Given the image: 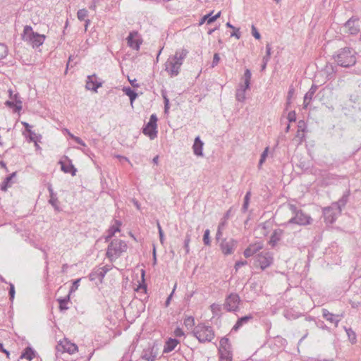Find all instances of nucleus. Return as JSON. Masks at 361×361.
Listing matches in <instances>:
<instances>
[{
	"label": "nucleus",
	"instance_id": "nucleus-1",
	"mask_svg": "<svg viewBox=\"0 0 361 361\" xmlns=\"http://www.w3.org/2000/svg\"><path fill=\"white\" fill-rule=\"evenodd\" d=\"M188 51L185 49H180L176 51L174 55L169 57L165 63V71L171 77L177 76L186 58Z\"/></svg>",
	"mask_w": 361,
	"mask_h": 361
},
{
	"label": "nucleus",
	"instance_id": "nucleus-2",
	"mask_svg": "<svg viewBox=\"0 0 361 361\" xmlns=\"http://www.w3.org/2000/svg\"><path fill=\"white\" fill-rule=\"evenodd\" d=\"M356 52L350 47H344L340 49L334 56L335 61L342 67H350L356 63Z\"/></svg>",
	"mask_w": 361,
	"mask_h": 361
},
{
	"label": "nucleus",
	"instance_id": "nucleus-3",
	"mask_svg": "<svg viewBox=\"0 0 361 361\" xmlns=\"http://www.w3.org/2000/svg\"><path fill=\"white\" fill-rule=\"evenodd\" d=\"M127 244L124 240L114 239L108 245L106 256L111 262H113L127 250Z\"/></svg>",
	"mask_w": 361,
	"mask_h": 361
},
{
	"label": "nucleus",
	"instance_id": "nucleus-4",
	"mask_svg": "<svg viewBox=\"0 0 361 361\" xmlns=\"http://www.w3.org/2000/svg\"><path fill=\"white\" fill-rule=\"evenodd\" d=\"M288 209L292 212L293 216L289 219L286 224H295L300 226H306L312 224V219L305 214L302 209L293 204H288Z\"/></svg>",
	"mask_w": 361,
	"mask_h": 361
},
{
	"label": "nucleus",
	"instance_id": "nucleus-5",
	"mask_svg": "<svg viewBox=\"0 0 361 361\" xmlns=\"http://www.w3.org/2000/svg\"><path fill=\"white\" fill-rule=\"evenodd\" d=\"M192 334L200 343L211 342L214 338L213 328L202 323L195 326Z\"/></svg>",
	"mask_w": 361,
	"mask_h": 361
},
{
	"label": "nucleus",
	"instance_id": "nucleus-6",
	"mask_svg": "<svg viewBox=\"0 0 361 361\" xmlns=\"http://www.w3.org/2000/svg\"><path fill=\"white\" fill-rule=\"evenodd\" d=\"M22 39L31 44L33 48H37L43 44L45 36L35 32L30 25H25L22 34Z\"/></svg>",
	"mask_w": 361,
	"mask_h": 361
},
{
	"label": "nucleus",
	"instance_id": "nucleus-7",
	"mask_svg": "<svg viewBox=\"0 0 361 361\" xmlns=\"http://www.w3.org/2000/svg\"><path fill=\"white\" fill-rule=\"evenodd\" d=\"M255 265L259 266L262 270L270 267L273 262V254L268 251H262L255 256Z\"/></svg>",
	"mask_w": 361,
	"mask_h": 361
},
{
	"label": "nucleus",
	"instance_id": "nucleus-8",
	"mask_svg": "<svg viewBox=\"0 0 361 361\" xmlns=\"http://www.w3.org/2000/svg\"><path fill=\"white\" fill-rule=\"evenodd\" d=\"M157 116L156 114H152L149 121L142 129V133L147 135L151 140L154 139L157 136Z\"/></svg>",
	"mask_w": 361,
	"mask_h": 361
},
{
	"label": "nucleus",
	"instance_id": "nucleus-9",
	"mask_svg": "<svg viewBox=\"0 0 361 361\" xmlns=\"http://www.w3.org/2000/svg\"><path fill=\"white\" fill-rule=\"evenodd\" d=\"M240 299L237 293H231L228 295L224 302V308L228 312H234L238 309Z\"/></svg>",
	"mask_w": 361,
	"mask_h": 361
},
{
	"label": "nucleus",
	"instance_id": "nucleus-10",
	"mask_svg": "<svg viewBox=\"0 0 361 361\" xmlns=\"http://www.w3.org/2000/svg\"><path fill=\"white\" fill-rule=\"evenodd\" d=\"M238 245V241L234 239H223L220 243V249L225 255H229L234 252Z\"/></svg>",
	"mask_w": 361,
	"mask_h": 361
},
{
	"label": "nucleus",
	"instance_id": "nucleus-11",
	"mask_svg": "<svg viewBox=\"0 0 361 361\" xmlns=\"http://www.w3.org/2000/svg\"><path fill=\"white\" fill-rule=\"evenodd\" d=\"M344 27L349 34L357 35L360 31V20L357 17L353 16L345 22Z\"/></svg>",
	"mask_w": 361,
	"mask_h": 361
},
{
	"label": "nucleus",
	"instance_id": "nucleus-12",
	"mask_svg": "<svg viewBox=\"0 0 361 361\" xmlns=\"http://www.w3.org/2000/svg\"><path fill=\"white\" fill-rule=\"evenodd\" d=\"M337 209L331 204V206L323 209V216L326 224H333L341 212H337Z\"/></svg>",
	"mask_w": 361,
	"mask_h": 361
},
{
	"label": "nucleus",
	"instance_id": "nucleus-13",
	"mask_svg": "<svg viewBox=\"0 0 361 361\" xmlns=\"http://www.w3.org/2000/svg\"><path fill=\"white\" fill-rule=\"evenodd\" d=\"M112 268L113 266L111 265H105L102 267H99L90 274V279L91 281H93L96 279L102 280L104 278L106 273L109 271Z\"/></svg>",
	"mask_w": 361,
	"mask_h": 361
},
{
	"label": "nucleus",
	"instance_id": "nucleus-14",
	"mask_svg": "<svg viewBox=\"0 0 361 361\" xmlns=\"http://www.w3.org/2000/svg\"><path fill=\"white\" fill-rule=\"evenodd\" d=\"M102 86V82L97 80L95 74L87 77L85 87L87 90L97 92V89Z\"/></svg>",
	"mask_w": 361,
	"mask_h": 361
},
{
	"label": "nucleus",
	"instance_id": "nucleus-15",
	"mask_svg": "<svg viewBox=\"0 0 361 361\" xmlns=\"http://www.w3.org/2000/svg\"><path fill=\"white\" fill-rule=\"evenodd\" d=\"M137 36V32H130L127 37V43L128 47L135 50H138L140 47L141 42L139 39H135Z\"/></svg>",
	"mask_w": 361,
	"mask_h": 361
},
{
	"label": "nucleus",
	"instance_id": "nucleus-16",
	"mask_svg": "<svg viewBox=\"0 0 361 361\" xmlns=\"http://www.w3.org/2000/svg\"><path fill=\"white\" fill-rule=\"evenodd\" d=\"M68 160V164H66L63 161H59V164H61V170L66 173H71L72 176H75L76 173V169L72 164V161L66 157Z\"/></svg>",
	"mask_w": 361,
	"mask_h": 361
},
{
	"label": "nucleus",
	"instance_id": "nucleus-17",
	"mask_svg": "<svg viewBox=\"0 0 361 361\" xmlns=\"http://www.w3.org/2000/svg\"><path fill=\"white\" fill-rule=\"evenodd\" d=\"M349 197V192H345L343 196L335 202H333L332 204L334 207L337 209V212H341L342 208L345 206L348 201Z\"/></svg>",
	"mask_w": 361,
	"mask_h": 361
},
{
	"label": "nucleus",
	"instance_id": "nucleus-18",
	"mask_svg": "<svg viewBox=\"0 0 361 361\" xmlns=\"http://www.w3.org/2000/svg\"><path fill=\"white\" fill-rule=\"evenodd\" d=\"M283 234V231L281 228L274 230L269 240V244L274 247L279 241L281 239Z\"/></svg>",
	"mask_w": 361,
	"mask_h": 361
},
{
	"label": "nucleus",
	"instance_id": "nucleus-19",
	"mask_svg": "<svg viewBox=\"0 0 361 361\" xmlns=\"http://www.w3.org/2000/svg\"><path fill=\"white\" fill-rule=\"evenodd\" d=\"M203 142L200 140V137H197L195 139L194 144L192 146L193 152L196 156H203Z\"/></svg>",
	"mask_w": 361,
	"mask_h": 361
},
{
	"label": "nucleus",
	"instance_id": "nucleus-20",
	"mask_svg": "<svg viewBox=\"0 0 361 361\" xmlns=\"http://www.w3.org/2000/svg\"><path fill=\"white\" fill-rule=\"evenodd\" d=\"M317 88H318L317 85L313 84L311 86V87L309 90V91L305 94L304 102H303L304 108H307V106L309 105L310 102L312 99V97H313L315 92L317 91Z\"/></svg>",
	"mask_w": 361,
	"mask_h": 361
},
{
	"label": "nucleus",
	"instance_id": "nucleus-21",
	"mask_svg": "<svg viewBox=\"0 0 361 361\" xmlns=\"http://www.w3.org/2000/svg\"><path fill=\"white\" fill-rule=\"evenodd\" d=\"M322 316L327 321L335 324L336 326H338V322H340V319H338L339 317L338 314L335 315V314L331 313L330 312H329L326 309L322 310Z\"/></svg>",
	"mask_w": 361,
	"mask_h": 361
},
{
	"label": "nucleus",
	"instance_id": "nucleus-22",
	"mask_svg": "<svg viewBox=\"0 0 361 361\" xmlns=\"http://www.w3.org/2000/svg\"><path fill=\"white\" fill-rule=\"evenodd\" d=\"M121 222L118 220H115V223L108 230V235L106 237V241H109L116 232L120 231V226Z\"/></svg>",
	"mask_w": 361,
	"mask_h": 361
},
{
	"label": "nucleus",
	"instance_id": "nucleus-23",
	"mask_svg": "<svg viewBox=\"0 0 361 361\" xmlns=\"http://www.w3.org/2000/svg\"><path fill=\"white\" fill-rule=\"evenodd\" d=\"M179 341L176 338H169L165 343L163 352L164 353L171 352L175 349Z\"/></svg>",
	"mask_w": 361,
	"mask_h": 361
},
{
	"label": "nucleus",
	"instance_id": "nucleus-24",
	"mask_svg": "<svg viewBox=\"0 0 361 361\" xmlns=\"http://www.w3.org/2000/svg\"><path fill=\"white\" fill-rule=\"evenodd\" d=\"M213 12H211L205 16H204L200 22V24L202 25L204 23H207V24H211L213 22H214L217 18L220 17L221 12L217 13L216 15L213 16Z\"/></svg>",
	"mask_w": 361,
	"mask_h": 361
},
{
	"label": "nucleus",
	"instance_id": "nucleus-25",
	"mask_svg": "<svg viewBox=\"0 0 361 361\" xmlns=\"http://www.w3.org/2000/svg\"><path fill=\"white\" fill-rule=\"evenodd\" d=\"M231 345L228 338L224 337L219 342V351L224 353H230Z\"/></svg>",
	"mask_w": 361,
	"mask_h": 361
},
{
	"label": "nucleus",
	"instance_id": "nucleus-26",
	"mask_svg": "<svg viewBox=\"0 0 361 361\" xmlns=\"http://www.w3.org/2000/svg\"><path fill=\"white\" fill-rule=\"evenodd\" d=\"M35 356V351L31 347H27L20 355V358L31 361Z\"/></svg>",
	"mask_w": 361,
	"mask_h": 361
},
{
	"label": "nucleus",
	"instance_id": "nucleus-27",
	"mask_svg": "<svg viewBox=\"0 0 361 361\" xmlns=\"http://www.w3.org/2000/svg\"><path fill=\"white\" fill-rule=\"evenodd\" d=\"M248 88H245V85H240L239 88L236 90L235 97L238 102H244L245 99V91Z\"/></svg>",
	"mask_w": 361,
	"mask_h": 361
},
{
	"label": "nucleus",
	"instance_id": "nucleus-28",
	"mask_svg": "<svg viewBox=\"0 0 361 361\" xmlns=\"http://www.w3.org/2000/svg\"><path fill=\"white\" fill-rule=\"evenodd\" d=\"M16 175V172L12 173L11 175L6 177L4 180V181L0 185V188L3 191H6L8 187L11 186V180L13 177H15Z\"/></svg>",
	"mask_w": 361,
	"mask_h": 361
},
{
	"label": "nucleus",
	"instance_id": "nucleus-29",
	"mask_svg": "<svg viewBox=\"0 0 361 361\" xmlns=\"http://www.w3.org/2000/svg\"><path fill=\"white\" fill-rule=\"evenodd\" d=\"M252 319V316H251V315H246V316L239 318L238 319V321L236 322L235 324L233 326V330L237 331L243 324L247 323Z\"/></svg>",
	"mask_w": 361,
	"mask_h": 361
},
{
	"label": "nucleus",
	"instance_id": "nucleus-30",
	"mask_svg": "<svg viewBox=\"0 0 361 361\" xmlns=\"http://www.w3.org/2000/svg\"><path fill=\"white\" fill-rule=\"evenodd\" d=\"M48 190L50 194V199L49 200V204H51L56 210H59L58 207V198L54 192L51 185L48 187Z\"/></svg>",
	"mask_w": 361,
	"mask_h": 361
},
{
	"label": "nucleus",
	"instance_id": "nucleus-31",
	"mask_svg": "<svg viewBox=\"0 0 361 361\" xmlns=\"http://www.w3.org/2000/svg\"><path fill=\"white\" fill-rule=\"evenodd\" d=\"M343 329L346 332L349 341L352 344L355 343L357 341V336L355 332L351 328H347L346 326H344Z\"/></svg>",
	"mask_w": 361,
	"mask_h": 361
},
{
	"label": "nucleus",
	"instance_id": "nucleus-32",
	"mask_svg": "<svg viewBox=\"0 0 361 361\" xmlns=\"http://www.w3.org/2000/svg\"><path fill=\"white\" fill-rule=\"evenodd\" d=\"M124 93L129 97L131 104L135 100L137 97V94L132 90L130 87H125L123 89Z\"/></svg>",
	"mask_w": 361,
	"mask_h": 361
},
{
	"label": "nucleus",
	"instance_id": "nucleus-33",
	"mask_svg": "<svg viewBox=\"0 0 361 361\" xmlns=\"http://www.w3.org/2000/svg\"><path fill=\"white\" fill-rule=\"evenodd\" d=\"M70 300V296L68 295L67 296L64 298H59L57 300L59 303V308L61 311L66 310L68 309V307L66 306L67 303Z\"/></svg>",
	"mask_w": 361,
	"mask_h": 361
},
{
	"label": "nucleus",
	"instance_id": "nucleus-34",
	"mask_svg": "<svg viewBox=\"0 0 361 361\" xmlns=\"http://www.w3.org/2000/svg\"><path fill=\"white\" fill-rule=\"evenodd\" d=\"M252 73L249 69H246L244 73L243 80L244 85H245V88H250V80H251Z\"/></svg>",
	"mask_w": 361,
	"mask_h": 361
},
{
	"label": "nucleus",
	"instance_id": "nucleus-35",
	"mask_svg": "<svg viewBox=\"0 0 361 361\" xmlns=\"http://www.w3.org/2000/svg\"><path fill=\"white\" fill-rule=\"evenodd\" d=\"M145 270L142 269V283H140L137 287V288L135 289V291L139 292L140 290H142V293H143L144 294H146L147 293V286H146V284L145 283Z\"/></svg>",
	"mask_w": 361,
	"mask_h": 361
},
{
	"label": "nucleus",
	"instance_id": "nucleus-36",
	"mask_svg": "<svg viewBox=\"0 0 361 361\" xmlns=\"http://www.w3.org/2000/svg\"><path fill=\"white\" fill-rule=\"evenodd\" d=\"M250 196H251L250 191L247 192L245 195L243 204L241 208V210L243 213L246 212L248 209Z\"/></svg>",
	"mask_w": 361,
	"mask_h": 361
},
{
	"label": "nucleus",
	"instance_id": "nucleus-37",
	"mask_svg": "<svg viewBox=\"0 0 361 361\" xmlns=\"http://www.w3.org/2000/svg\"><path fill=\"white\" fill-rule=\"evenodd\" d=\"M248 247L250 248V250L252 251V252H254V254H255L258 251H259L260 250L262 249L263 244L262 243L259 242V243H256L254 244H250Z\"/></svg>",
	"mask_w": 361,
	"mask_h": 361
},
{
	"label": "nucleus",
	"instance_id": "nucleus-38",
	"mask_svg": "<svg viewBox=\"0 0 361 361\" xmlns=\"http://www.w3.org/2000/svg\"><path fill=\"white\" fill-rule=\"evenodd\" d=\"M184 324L188 328H191L195 325V319L193 317H187L184 319Z\"/></svg>",
	"mask_w": 361,
	"mask_h": 361
},
{
	"label": "nucleus",
	"instance_id": "nucleus-39",
	"mask_svg": "<svg viewBox=\"0 0 361 361\" xmlns=\"http://www.w3.org/2000/svg\"><path fill=\"white\" fill-rule=\"evenodd\" d=\"M87 11L85 8L78 10L77 13V17L78 20L80 21L85 20V18L87 16Z\"/></svg>",
	"mask_w": 361,
	"mask_h": 361
},
{
	"label": "nucleus",
	"instance_id": "nucleus-40",
	"mask_svg": "<svg viewBox=\"0 0 361 361\" xmlns=\"http://www.w3.org/2000/svg\"><path fill=\"white\" fill-rule=\"evenodd\" d=\"M8 54L7 47L2 43H0V59H4Z\"/></svg>",
	"mask_w": 361,
	"mask_h": 361
},
{
	"label": "nucleus",
	"instance_id": "nucleus-41",
	"mask_svg": "<svg viewBox=\"0 0 361 361\" xmlns=\"http://www.w3.org/2000/svg\"><path fill=\"white\" fill-rule=\"evenodd\" d=\"M29 140L30 142H36V141H39L41 138L40 135L36 134L34 131L31 130L29 133Z\"/></svg>",
	"mask_w": 361,
	"mask_h": 361
},
{
	"label": "nucleus",
	"instance_id": "nucleus-42",
	"mask_svg": "<svg viewBox=\"0 0 361 361\" xmlns=\"http://www.w3.org/2000/svg\"><path fill=\"white\" fill-rule=\"evenodd\" d=\"M9 290H8V295H9V299L11 302L13 301L15 298V287L14 285L12 283H9Z\"/></svg>",
	"mask_w": 361,
	"mask_h": 361
},
{
	"label": "nucleus",
	"instance_id": "nucleus-43",
	"mask_svg": "<svg viewBox=\"0 0 361 361\" xmlns=\"http://www.w3.org/2000/svg\"><path fill=\"white\" fill-rule=\"evenodd\" d=\"M80 280L81 279H78L73 282V284L69 290V295L78 288Z\"/></svg>",
	"mask_w": 361,
	"mask_h": 361
},
{
	"label": "nucleus",
	"instance_id": "nucleus-44",
	"mask_svg": "<svg viewBox=\"0 0 361 361\" xmlns=\"http://www.w3.org/2000/svg\"><path fill=\"white\" fill-rule=\"evenodd\" d=\"M268 150H269V148L266 147L265 149L264 150V152L261 154L260 159L259 161V166H261L263 164V163L265 161V160L267 157V155H268Z\"/></svg>",
	"mask_w": 361,
	"mask_h": 361
},
{
	"label": "nucleus",
	"instance_id": "nucleus-45",
	"mask_svg": "<svg viewBox=\"0 0 361 361\" xmlns=\"http://www.w3.org/2000/svg\"><path fill=\"white\" fill-rule=\"evenodd\" d=\"M209 233L210 232L209 229H206L204 233L203 242L206 245H210Z\"/></svg>",
	"mask_w": 361,
	"mask_h": 361
},
{
	"label": "nucleus",
	"instance_id": "nucleus-46",
	"mask_svg": "<svg viewBox=\"0 0 361 361\" xmlns=\"http://www.w3.org/2000/svg\"><path fill=\"white\" fill-rule=\"evenodd\" d=\"M271 45L269 44H267L266 45V55L263 57L262 60L267 59V61L269 62L270 57H271Z\"/></svg>",
	"mask_w": 361,
	"mask_h": 361
},
{
	"label": "nucleus",
	"instance_id": "nucleus-47",
	"mask_svg": "<svg viewBox=\"0 0 361 361\" xmlns=\"http://www.w3.org/2000/svg\"><path fill=\"white\" fill-rule=\"evenodd\" d=\"M232 357L230 353H221L220 361H231Z\"/></svg>",
	"mask_w": 361,
	"mask_h": 361
},
{
	"label": "nucleus",
	"instance_id": "nucleus-48",
	"mask_svg": "<svg viewBox=\"0 0 361 361\" xmlns=\"http://www.w3.org/2000/svg\"><path fill=\"white\" fill-rule=\"evenodd\" d=\"M294 92H295L294 88L293 87H290L289 88L288 92V95H287V102H286L287 104H290L291 98L293 97V96L294 94Z\"/></svg>",
	"mask_w": 361,
	"mask_h": 361
},
{
	"label": "nucleus",
	"instance_id": "nucleus-49",
	"mask_svg": "<svg viewBox=\"0 0 361 361\" xmlns=\"http://www.w3.org/2000/svg\"><path fill=\"white\" fill-rule=\"evenodd\" d=\"M190 241V235L189 234L186 235L185 239L184 240V247L185 249L186 253H189V243Z\"/></svg>",
	"mask_w": 361,
	"mask_h": 361
},
{
	"label": "nucleus",
	"instance_id": "nucleus-50",
	"mask_svg": "<svg viewBox=\"0 0 361 361\" xmlns=\"http://www.w3.org/2000/svg\"><path fill=\"white\" fill-rule=\"evenodd\" d=\"M287 119L290 123L295 122L296 120V114L295 111H291L288 114Z\"/></svg>",
	"mask_w": 361,
	"mask_h": 361
},
{
	"label": "nucleus",
	"instance_id": "nucleus-51",
	"mask_svg": "<svg viewBox=\"0 0 361 361\" xmlns=\"http://www.w3.org/2000/svg\"><path fill=\"white\" fill-rule=\"evenodd\" d=\"M5 104L8 107H16L18 111H20L22 108L20 104L19 105L15 104L13 102L6 101Z\"/></svg>",
	"mask_w": 361,
	"mask_h": 361
},
{
	"label": "nucleus",
	"instance_id": "nucleus-52",
	"mask_svg": "<svg viewBox=\"0 0 361 361\" xmlns=\"http://www.w3.org/2000/svg\"><path fill=\"white\" fill-rule=\"evenodd\" d=\"M210 309L214 314H217V312L221 310V306L218 304L214 303L210 306Z\"/></svg>",
	"mask_w": 361,
	"mask_h": 361
},
{
	"label": "nucleus",
	"instance_id": "nucleus-53",
	"mask_svg": "<svg viewBox=\"0 0 361 361\" xmlns=\"http://www.w3.org/2000/svg\"><path fill=\"white\" fill-rule=\"evenodd\" d=\"M176 286H177V285H176V284L174 285V287H173V289L172 292L171 293V294H170V295L168 296V298H166V302H165V306H166V307H168V306L169 305V304H170V302H171V298H172V297H173V293H174V292H175V290H176Z\"/></svg>",
	"mask_w": 361,
	"mask_h": 361
},
{
	"label": "nucleus",
	"instance_id": "nucleus-54",
	"mask_svg": "<svg viewBox=\"0 0 361 361\" xmlns=\"http://www.w3.org/2000/svg\"><path fill=\"white\" fill-rule=\"evenodd\" d=\"M252 34L253 37L257 39H259L261 38L259 32L254 25L252 26Z\"/></svg>",
	"mask_w": 361,
	"mask_h": 361
},
{
	"label": "nucleus",
	"instance_id": "nucleus-55",
	"mask_svg": "<svg viewBox=\"0 0 361 361\" xmlns=\"http://www.w3.org/2000/svg\"><path fill=\"white\" fill-rule=\"evenodd\" d=\"M219 60H220V57H219V54H217V53L214 54V57H213V61L212 63V67H214V66H217V64L219 62Z\"/></svg>",
	"mask_w": 361,
	"mask_h": 361
},
{
	"label": "nucleus",
	"instance_id": "nucleus-56",
	"mask_svg": "<svg viewBox=\"0 0 361 361\" xmlns=\"http://www.w3.org/2000/svg\"><path fill=\"white\" fill-rule=\"evenodd\" d=\"M143 358H145L146 360L147 361H154L155 359H156V355H153L152 353L149 355L147 354H145L144 356H143Z\"/></svg>",
	"mask_w": 361,
	"mask_h": 361
},
{
	"label": "nucleus",
	"instance_id": "nucleus-57",
	"mask_svg": "<svg viewBox=\"0 0 361 361\" xmlns=\"http://www.w3.org/2000/svg\"><path fill=\"white\" fill-rule=\"evenodd\" d=\"M243 255H244V256H245L246 258H248V257H251V256L254 255L255 254H254V252H252V251L250 250V248L249 247H247L245 250V251H244V252H243Z\"/></svg>",
	"mask_w": 361,
	"mask_h": 361
},
{
	"label": "nucleus",
	"instance_id": "nucleus-58",
	"mask_svg": "<svg viewBox=\"0 0 361 361\" xmlns=\"http://www.w3.org/2000/svg\"><path fill=\"white\" fill-rule=\"evenodd\" d=\"M164 112L165 114L168 113L169 109V100L166 97H164Z\"/></svg>",
	"mask_w": 361,
	"mask_h": 361
},
{
	"label": "nucleus",
	"instance_id": "nucleus-59",
	"mask_svg": "<svg viewBox=\"0 0 361 361\" xmlns=\"http://www.w3.org/2000/svg\"><path fill=\"white\" fill-rule=\"evenodd\" d=\"M247 264V261H238L235 264V269L238 270L240 267Z\"/></svg>",
	"mask_w": 361,
	"mask_h": 361
},
{
	"label": "nucleus",
	"instance_id": "nucleus-60",
	"mask_svg": "<svg viewBox=\"0 0 361 361\" xmlns=\"http://www.w3.org/2000/svg\"><path fill=\"white\" fill-rule=\"evenodd\" d=\"M174 334L177 337H180L184 335V333H183V331L180 328L177 327L174 331Z\"/></svg>",
	"mask_w": 361,
	"mask_h": 361
},
{
	"label": "nucleus",
	"instance_id": "nucleus-61",
	"mask_svg": "<svg viewBox=\"0 0 361 361\" xmlns=\"http://www.w3.org/2000/svg\"><path fill=\"white\" fill-rule=\"evenodd\" d=\"M231 37H235L237 39L240 37V32L239 31V28H236L233 30V32L231 34Z\"/></svg>",
	"mask_w": 361,
	"mask_h": 361
},
{
	"label": "nucleus",
	"instance_id": "nucleus-62",
	"mask_svg": "<svg viewBox=\"0 0 361 361\" xmlns=\"http://www.w3.org/2000/svg\"><path fill=\"white\" fill-rule=\"evenodd\" d=\"M78 349V346L75 344H71V346L66 349L68 352L70 353H73L76 351Z\"/></svg>",
	"mask_w": 361,
	"mask_h": 361
},
{
	"label": "nucleus",
	"instance_id": "nucleus-63",
	"mask_svg": "<svg viewBox=\"0 0 361 361\" xmlns=\"http://www.w3.org/2000/svg\"><path fill=\"white\" fill-rule=\"evenodd\" d=\"M74 141L78 144L80 145L82 147H86V144L84 141L79 137H74Z\"/></svg>",
	"mask_w": 361,
	"mask_h": 361
},
{
	"label": "nucleus",
	"instance_id": "nucleus-64",
	"mask_svg": "<svg viewBox=\"0 0 361 361\" xmlns=\"http://www.w3.org/2000/svg\"><path fill=\"white\" fill-rule=\"evenodd\" d=\"M222 236V230L221 228V226H218L217 231L216 233V240H219Z\"/></svg>",
	"mask_w": 361,
	"mask_h": 361
}]
</instances>
